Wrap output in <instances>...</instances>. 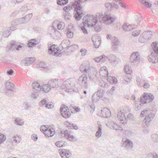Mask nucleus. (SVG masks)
Masks as SVG:
<instances>
[{"instance_id": "obj_61", "label": "nucleus", "mask_w": 158, "mask_h": 158, "mask_svg": "<svg viewBox=\"0 0 158 158\" xmlns=\"http://www.w3.org/2000/svg\"><path fill=\"white\" fill-rule=\"evenodd\" d=\"M23 107L24 109L26 110H28L31 107V106L28 103L25 102L23 104Z\"/></svg>"}, {"instance_id": "obj_56", "label": "nucleus", "mask_w": 158, "mask_h": 158, "mask_svg": "<svg viewBox=\"0 0 158 158\" xmlns=\"http://www.w3.org/2000/svg\"><path fill=\"white\" fill-rule=\"evenodd\" d=\"M126 118H127V121L128 120H133L135 119L133 115L131 114H129L127 115Z\"/></svg>"}, {"instance_id": "obj_51", "label": "nucleus", "mask_w": 158, "mask_h": 158, "mask_svg": "<svg viewBox=\"0 0 158 158\" xmlns=\"http://www.w3.org/2000/svg\"><path fill=\"white\" fill-rule=\"evenodd\" d=\"M65 144L63 142L58 141L55 143V145L58 147H61L65 146Z\"/></svg>"}, {"instance_id": "obj_25", "label": "nucleus", "mask_w": 158, "mask_h": 158, "mask_svg": "<svg viewBox=\"0 0 158 158\" xmlns=\"http://www.w3.org/2000/svg\"><path fill=\"white\" fill-rule=\"evenodd\" d=\"M65 125L68 128L70 129L77 130L78 129L77 126L76 124L66 121L65 122Z\"/></svg>"}, {"instance_id": "obj_20", "label": "nucleus", "mask_w": 158, "mask_h": 158, "mask_svg": "<svg viewBox=\"0 0 158 158\" xmlns=\"http://www.w3.org/2000/svg\"><path fill=\"white\" fill-rule=\"evenodd\" d=\"M102 117L104 118H108L111 115L110 110L106 108H104L101 110Z\"/></svg>"}, {"instance_id": "obj_3", "label": "nucleus", "mask_w": 158, "mask_h": 158, "mask_svg": "<svg viewBox=\"0 0 158 158\" xmlns=\"http://www.w3.org/2000/svg\"><path fill=\"white\" fill-rule=\"evenodd\" d=\"M142 117L145 116L143 123L145 124V128L148 127L150 125L151 121L154 118L155 114L149 109L147 108L142 111L141 113ZM145 126L144 125V126Z\"/></svg>"}, {"instance_id": "obj_4", "label": "nucleus", "mask_w": 158, "mask_h": 158, "mask_svg": "<svg viewBox=\"0 0 158 158\" xmlns=\"http://www.w3.org/2000/svg\"><path fill=\"white\" fill-rule=\"evenodd\" d=\"M48 53L49 54L53 55L54 56H60L61 52V50L58 48L57 45L55 44L51 45L48 44Z\"/></svg>"}, {"instance_id": "obj_14", "label": "nucleus", "mask_w": 158, "mask_h": 158, "mask_svg": "<svg viewBox=\"0 0 158 158\" xmlns=\"http://www.w3.org/2000/svg\"><path fill=\"white\" fill-rule=\"evenodd\" d=\"M58 78L52 79L48 82V84L52 89H56L58 87Z\"/></svg>"}, {"instance_id": "obj_15", "label": "nucleus", "mask_w": 158, "mask_h": 158, "mask_svg": "<svg viewBox=\"0 0 158 158\" xmlns=\"http://www.w3.org/2000/svg\"><path fill=\"white\" fill-rule=\"evenodd\" d=\"M32 16V14L27 15L23 18L18 19L19 24L25 23L29 21Z\"/></svg>"}, {"instance_id": "obj_33", "label": "nucleus", "mask_w": 158, "mask_h": 158, "mask_svg": "<svg viewBox=\"0 0 158 158\" xmlns=\"http://www.w3.org/2000/svg\"><path fill=\"white\" fill-rule=\"evenodd\" d=\"M10 34L9 28L6 27L2 31V35L5 37H8Z\"/></svg>"}, {"instance_id": "obj_41", "label": "nucleus", "mask_w": 158, "mask_h": 158, "mask_svg": "<svg viewBox=\"0 0 158 158\" xmlns=\"http://www.w3.org/2000/svg\"><path fill=\"white\" fill-rule=\"evenodd\" d=\"M151 138L154 143H156L158 142V135L157 134H153L151 135Z\"/></svg>"}, {"instance_id": "obj_35", "label": "nucleus", "mask_w": 158, "mask_h": 158, "mask_svg": "<svg viewBox=\"0 0 158 158\" xmlns=\"http://www.w3.org/2000/svg\"><path fill=\"white\" fill-rule=\"evenodd\" d=\"M37 41L36 40L31 39L30 40L27 44L28 46L29 47H31L36 45Z\"/></svg>"}, {"instance_id": "obj_22", "label": "nucleus", "mask_w": 158, "mask_h": 158, "mask_svg": "<svg viewBox=\"0 0 158 158\" xmlns=\"http://www.w3.org/2000/svg\"><path fill=\"white\" fill-rule=\"evenodd\" d=\"M45 130V135L48 137H52L55 134V131L54 129L52 128H49L47 130Z\"/></svg>"}, {"instance_id": "obj_48", "label": "nucleus", "mask_w": 158, "mask_h": 158, "mask_svg": "<svg viewBox=\"0 0 158 158\" xmlns=\"http://www.w3.org/2000/svg\"><path fill=\"white\" fill-rule=\"evenodd\" d=\"M95 93L97 94L98 96L100 98H102L104 95V91L102 89H100L98 90L96 92H95Z\"/></svg>"}, {"instance_id": "obj_7", "label": "nucleus", "mask_w": 158, "mask_h": 158, "mask_svg": "<svg viewBox=\"0 0 158 158\" xmlns=\"http://www.w3.org/2000/svg\"><path fill=\"white\" fill-rule=\"evenodd\" d=\"M103 22L106 24L110 25L113 23L115 20V18L112 16L110 14L105 13L103 18Z\"/></svg>"}, {"instance_id": "obj_12", "label": "nucleus", "mask_w": 158, "mask_h": 158, "mask_svg": "<svg viewBox=\"0 0 158 158\" xmlns=\"http://www.w3.org/2000/svg\"><path fill=\"white\" fill-rule=\"evenodd\" d=\"M121 144L122 147L127 148H132L133 146L132 141L125 138H123Z\"/></svg>"}, {"instance_id": "obj_18", "label": "nucleus", "mask_w": 158, "mask_h": 158, "mask_svg": "<svg viewBox=\"0 0 158 158\" xmlns=\"http://www.w3.org/2000/svg\"><path fill=\"white\" fill-rule=\"evenodd\" d=\"M35 60L34 57L27 58L22 60V62L25 66H29L33 63Z\"/></svg>"}, {"instance_id": "obj_26", "label": "nucleus", "mask_w": 158, "mask_h": 158, "mask_svg": "<svg viewBox=\"0 0 158 158\" xmlns=\"http://www.w3.org/2000/svg\"><path fill=\"white\" fill-rule=\"evenodd\" d=\"M70 41L68 40H64L61 42L60 46L63 49L67 48L68 49L70 47Z\"/></svg>"}, {"instance_id": "obj_50", "label": "nucleus", "mask_w": 158, "mask_h": 158, "mask_svg": "<svg viewBox=\"0 0 158 158\" xmlns=\"http://www.w3.org/2000/svg\"><path fill=\"white\" fill-rule=\"evenodd\" d=\"M17 43L16 42L12 41L10 44V49L13 50L15 49H16Z\"/></svg>"}, {"instance_id": "obj_43", "label": "nucleus", "mask_w": 158, "mask_h": 158, "mask_svg": "<svg viewBox=\"0 0 158 158\" xmlns=\"http://www.w3.org/2000/svg\"><path fill=\"white\" fill-rule=\"evenodd\" d=\"M92 101L93 103L96 102L100 98L95 93L92 95Z\"/></svg>"}, {"instance_id": "obj_8", "label": "nucleus", "mask_w": 158, "mask_h": 158, "mask_svg": "<svg viewBox=\"0 0 158 158\" xmlns=\"http://www.w3.org/2000/svg\"><path fill=\"white\" fill-rule=\"evenodd\" d=\"M60 154L62 158H71L72 154L69 150L62 149Z\"/></svg>"}, {"instance_id": "obj_13", "label": "nucleus", "mask_w": 158, "mask_h": 158, "mask_svg": "<svg viewBox=\"0 0 158 158\" xmlns=\"http://www.w3.org/2000/svg\"><path fill=\"white\" fill-rule=\"evenodd\" d=\"M80 70L81 72L88 73L89 71V65L87 62H83L80 67Z\"/></svg>"}, {"instance_id": "obj_44", "label": "nucleus", "mask_w": 158, "mask_h": 158, "mask_svg": "<svg viewBox=\"0 0 158 158\" xmlns=\"http://www.w3.org/2000/svg\"><path fill=\"white\" fill-rule=\"evenodd\" d=\"M12 140L15 143H19L21 140V138L17 135L13 136L12 137Z\"/></svg>"}, {"instance_id": "obj_40", "label": "nucleus", "mask_w": 158, "mask_h": 158, "mask_svg": "<svg viewBox=\"0 0 158 158\" xmlns=\"http://www.w3.org/2000/svg\"><path fill=\"white\" fill-rule=\"evenodd\" d=\"M143 35L146 38H148V40L150 39L152 36V32L150 31H144L143 33Z\"/></svg>"}, {"instance_id": "obj_31", "label": "nucleus", "mask_w": 158, "mask_h": 158, "mask_svg": "<svg viewBox=\"0 0 158 158\" xmlns=\"http://www.w3.org/2000/svg\"><path fill=\"white\" fill-rule=\"evenodd\" d=\"M153 49L154 52L155 53L158 55V43L156 42H154L152 43V45Z\"/></svg>"}, {"instance_id": "obj_45", "label": "nucleus", "mask_w": 158, "mask_h": 158, "mask_svg": "<svg viewBox=\"0 0 158 158\" xmlns=\"http://www.w3.org/2000/svg\"><path fill=\"white\" fill-rule=\"evenodd\" d=\"M148 40V38H146L144 36V35H143L142 33L141 35L139 38V41L140 42L143 43L146 42L147 40Z\"/></svg>"}, {"instance_id": "obj_29", "label": "nucleus", "mask_w": 158, "mask_h": 158, "mask_svg": "<svg viewBox=\"0 0 158 158\" xmlns=\"http://www.w3.org/2000/svg\"><path fill=\"white\" fill-rule=\"evenodd\" d=\"M107 59H108V57L103 55L94 59V60L97 62H101L103 63L107 60Z\"/></svg>"}, {"instance_id": "obj_55", "label": "nucleus", "mask_w": 158, "mask_h": 158, "mask_svg": "<svg viewBox=\"0 0 158 158\" xmlns=\"http://www.w3.org/2000/svg\"><path fill=\"white\" fill-rule=\"evenodd\" d=\"M70 85L69 83H68L66 81L63 82L62 85V87L63 89L66 88L68 89L70 88L69 86Z\"/></svg>"}, {"instance_id": "obj_30", "label": "nucleus", "mask_w": 158, "mask_h": 158, "mask_svg": "<svg viewBox=\"0 0 158 158\" xmlns=\"http://www.w3.org/2000/svg\"><path fill=\"white\" fill-rule=\"evenodd\" d=\"M135 81L137 85L140 87H141L145 82L144 80L139 77H136Z\"/></svg>"}, {"instance_id": "obj_46", "label": "nucleus", "mask_w": 158, "mask_h": 158, "mask_svg": "<svg viewBox=\"0 0 158 158\" xmlns=\"http://www.w3.org/2000/svg\"><path fill=\"white\" fill-rule=\"evenodd\" d=\"M68 2V0H57V4L62 6L66 4Z\"/></svg>"}, {"instance_id": "obj_36", "label": "nucleus", "mask_w": 158, "mask_h": 158, "mask_svg": "<svg viewBox=\"0 0 158 158\" xmlns=\"http://www.w3.org/2000/svg\"><path fill=\"white\" fill-rule=\"evenodd\" d=\"M107 80L110 83H114L116 84L117 83V80L116 78L114 77L108 76L107 78Z\"/></svg>"}, {"instance_id": "obj_39", "label": "nucleus", "mask_w": 158, "mask_h": 158, "mask_svg": "<svg viewBox=\"0 0 158 158\" xmlns=\"http://www.w3.org/2000/svg\"><path fill=\"white\" fill-rule=\"evenodd\" d=\"M94 26L95 31L97 32H99L101 29V24H100L99 23H95V24L93 23ZM100 24H101L100 23Z\"/></svg>"}, {"instance_id": "obj_1", "label": "nucleus", "mask_w": 158, "mask_h": 158, "mask_svg": "<svg viewBox=\"0 0 158 158\" xmlns=\"http://www.w3.org/2000/svg\"><path fill=\"white\" fill-rule=\"evenodd\" d=\"M104 16V15L101 12L97 13L95 17L92 15H88L83 18V23L85 26L93 27L94 26L93 23L95 24V23H100V24L103 23Z\"/></svg>"}, {"instance_id": "obj_11", "label": "nucleus", "mask_w": 158, "mask_h": 158, "mask_svg": "<svg viewBox=\"0 0 158 158\" xmlns=\"http://www.w3.org/2000/svg\"><path fill=\"white\" fill-rule=\"evenodd\" d=\"M117 118L118 120L121 121L120 123L123 125L127 124V118L124 113L121 111L118 112L117 114Z\"/></svg>"}, {"instance_id": "obj_38", "label": "nucleus", "mask_w": 158, "mask_h": 158, "mask_svg": "<svg viewBox=\"0 0 158 158\" xmlns=\"http://www.w3.org/2000/svg\"><path fill=\"white\" fill-rule=\"evenodd\" d=\"M89 77L91 81H95L97 80V77L96 74L90 73L89 74Z\"/></svg>"}, {"instance_id": "obj_52", "label": "nucleus", "mask_w": 158, "mask_h": 158, "mask_svg": "<svg viewBox=\"0 0 158 158\" xmlns=\"http://www.w3.org/2000/svg\"><path fill=\"white\" fill-rule=\"evenodd\" d=\"M68 107L67 106H65V105L62 106L60 108V111L61 114L64 113L65 112H67Z\"/></svg>"}, {"instance_id": "obj_62", "label": "nucleus", "mask_w": 158, "mask_h": 158, "mask_svg": "<svg viewBox=\"0 0 158 158\" xmlns=\"http://www.w3.org/2000/svg\"><path fill=\"white\" fill-rule=\"evenodd\" d=\"M48 127H46L45 125H43L41 126L40 127V130L41 132H42L44 134L45 133V130H47L48 129Z\"/></svg>"}, {"instance_id": "obj_16", "label": "nucleus", "mask_w": 158, "mask_h": 158, "mask_svg": "<svg viewBox=\"0 0 158 158\" xmlns=\"http://www.w3.org/2000/svg\"><path fill=\"white\" fill-rule=\"evenodd\" d=\"M64 135L65 137H66L71 141L74 142L77 140L76 138L72 135H71L70 131L68 130H65L64 131Z\"/></svg>"}, {"instance_id": "obj_37", "label": "nucleus", "mask_w": 158, "mask_h": 158, "mask_svg": "<svg viewBox=\"0 0 158 158\" xmlns=\"http://www.w3.org/2000/svg\"><path fill=\"white\" fill-rule=\"evenodd\" d=\"M51 89V87L48 84L44 85L42 86V90L45 93L48 92Z\"/></svg>"}, {"instance_id": "obj_23", "label": "nucleus", "mask_w": 158, "mask_h": 158, "mask_svg": "<svg viewBox=\"0 0 158 158\" xmlns=\"http://www.w3.org/2000/svg\"><path fill=\"white\" fill-rule=\"evenodd\" d=\"M112 40L113 41L112 47L114 51L117 49V47L119 45V41L117 38L115 37H112Z\"/></svg>"}, {"instance_id": "obj_21", "label": "nucleus", "mask_w": 158, "mask_h": 158, "mask_svg": "<svg viewBox=\"0 0 158 158\" xmlns=\"http://www.w3.org/2000/svg\"><path fill=\"white\" fill-rule=\"evenodd\" d=\"M32 87L33 92H40L41 90V87L40 84L37 82L35 81L32 83Z\"/></svg>"}, {"instance_id": "obj_9", "label": "nucleus", "mask_w": 158, "mask_h": 158, "mask_svg": "<svg viewBox=\"0 0 158 158\" xmlns=\"http://www.w3.org/2000/svg\"><path fill=\"white\" fill-rule=\"evenodd\" d=\"M140 55L138 52H134L130 56V59L131 63H136L140 60Z\"/></svg>"}, {"instance_id": "obj_27", "label": "nucleus", "mask_w": 158, "mask_h": 158, "mask_svg": "<svg viewBox=\"0 0 158 158\" xmlns=\"http://www.w3.org/2000/svg\"><path fill=\"white\" fill-rule=\"evenodd\" d=\"M108 59L110 62L112 63H118L119 61V59L117 58L116 56L114 55H110L109 57H108Z\"/></svg>"}, {"instance_id": "obj_64", "label": "nucleus", "mask_w": 158, "mask_h": 158, "mask_svg": "<svg viewBox=\"0 0 158 158\" xmlns=\"http://www.w3.org/2000/svg\"><path fill=\"white\" fill-rule=\"evenodd\" d=\"M39 92H34L32 94L31 97L32 98L34 99H36L38 96V93Z\"/></svg>"}, {"instance_id": "obj_42", "label": "nucleus", "mask_w": 158, "mask_h": 158, "mask_svg": "<svg viewBox=\"0 0 158 158\" xmlns=\"http://www.w3.org/2000/svg\"><path fill=\"white\" fill-rule=\"evenodd\" d=\"M39 66L41 68L42 70L47 71L49 70V68L45 66V63L44 62H41L39 64Z\"/></svg>"}, {"instance_id": "obj_19", "label": "nucleus", "mask_w": 158, "mask_h": 158, "mask_svg": "<svg viewBox=\"0 0 158 158\" xmlns=\"http://www.w3.org/2000/svg\"><path fill=\"white\" fill-rule=\"evenodd\" d=\"M108 127L113 129L116 130L122 131L123 129L120 126L117 125L113 122H110L108 123Z\"/></svg>"}, {"instance_id": "obj_60", "label": "nucleus", "mask_w": 158, "mask_h": 158, "mask_svg": "<svg viewBox=\"0 0 158 158\" xmlns=\"http://www.w3.org/2000/svg\"><path fill=\"white\" fill-rule=\"evenodd\" d=\"M141 102H140L139 103H135V106H134V107L136 110H138L140 109L141 107V103H140Z\"/></svg>"}, {"instance_id": "obj_32", "label": "nucleus", "mask_w": 158, "mask_h": 158, "mask_svg": "<svg viewBox=\"0 0 158 158\" xmlns=\"http://www.w3.org/2000/svg\"><path fill=\"white\" fill-rule=\"evenodd\" d=\"M124 71L127 74H131L132 73L131 68L128 64H126L124 67Z\"/></svg>"}, {"instance_id": "obj_47", "label": "nucleus", "mask_w": 158, "mask_h": 158, "mask_svg": "<svg viewBox=\"0 0 158 158\" xmlns=\"http://www.w3.org/2000/svg\"><path fill=\"white\" fill-rule=\"evenodd\" d=\"M15 123L19 126H22L24 124L23 122L19 118H16L15 120Z\"/></svg>"}, {"instance_id": "obj_59", "label": "nucleus", "mask_w": 158, "mask_h": 158, "mask_svg": "<svg viewBox=\"0 0 158 158\" xmlns=\"http://www.w3.org/2000/svg\"><path fill=\"white\" fill-rule=\"evenodd\" d=\"M6 139V136L0 133V143H2Z\"/></svg>"}, {"instance_id": "obj_57", "label": "nucleus", "mask_w": 158, "mask_h": 158, "mask_svg": "<svg viewBox=\"0 0 158 158\" xmlns=\"http://www.w3.org/2000/svg\"><path fill=\"white\" fill-rule=\"evenodd\" d=\"M47 102L45 99H42L39 103V105L41 107H43L47 104Z\"/></svg>"}, {"instance_id": "obj_49", "label": "nucleus", "mask_w": 158, "mask_h": 158, "mask_svg": "<svg viewBox=\"0 0 158 158\" xmlns=\"http://www.w3.org/2000/svg\"><path fill=\"white\" fill-rule=\"evenodd\" d=\"M65 23L62 22H59L57 24V28L59 30L63 29L65 27Z\"/></svg>"}, {"instance_id": "obj_58", "label": "nucleus", "mask_w": 158, "mask_h": 158, "mask_svg": "<svg viewBox=\"0 0 158 158\" xmlns=\"http://www.w3.org/2000/svg\"><path fill=\"white\" fill-rule=\"evenodd\" d=\"M140 32V30H134L132 32V35L134 36H137L139 34Z\"/></svg>"}, {"instance_id": "obj_28", "label": "nucleus", "mask_w": 158, "mask_h": 158, "mask_svg": "<svg viewBox=\"0 0 158 158\" xmlns=\"http://www.w3.org/2000/svg\"><path fill=\"white\" fill-rule=\"evenodd\" d=\"M135 28V25H127L126 23L123 24V29L125 31H130Z\"/></svg>"}, {"instance_id": "obj_53", "label": "nucleus", "mask_w": 158, "mask_h": 158, "mask_svg": "<svg viewBox=\"0 0 158 158\" xmlns=\"http://www.w3.org/2000/svg\"><path fill=\"white\" fill-rule=\"evenodd\" d=\"M99 85L102 88H106L108 86L107 83L103 81H100L99 83Z\"/></svg>"}, {"instance_id": "obj_34", "label": "nucleus", "mask_w": 158, "mask_h": 158, "mask_svg": "<svg viewBox=\"0 0 158 158\" xmlns=\"http://www.w3.org/2000/svg\"><path fill=\"white\" fill-rule=\"evenodd\" d=\"M139 0L141 4L148 8H150L152 6V4L149 3L147 0Z\"/></svg>"}, {"instance_id": "obj_54", "label": "nucleus", "mask_w": 158, "mask_h": 158, "mask_svg": "<svg viewBox=\"0 0 158 158\" xmlns=\"http://www.w3.org/2000/svg\"><path fill=\"white\" fill-rule=\"evenodd\" d=\"M71 114L69 111L65 112L64 113L61 114V115L64 118H68L70 116Z\"/></svg>"}, {"instance_id": "obj_6", "label": "nucleus", "mask_w": 158, "mask_h": 158, "mask_svg": "<svg viewBox=\"0 0 158 158\" xmlns=\"http://www.w3.org/2000/svg\"><path fill=\"white\" fill-rule=\"evenodd\" d=\"M88 76L86 74H84L81 76L79 78L78 83L81 86L84 87L85 89L89 87L88 82Z\"/></svg>"}, {"instance_id": "obj_10", "label": "nucleus", "mask_w": 158, "mask_h": 158, "mask_svg": "<svg viewBox=\"0 0 158 158\" xmlns=\"http://www.w3.org/2000/svg\"><path fill=\"white\" fill-rule=\"evenodd\" d=\"M5 86L7 89L5 91L6 95H8V92L9 91L13 92L14 91L15 85L12 82L10 81L6 82L5 84Z\"/></svg>"}, {"instance_id": "obj_5", "label": "nucleus", "mask_w": 158, "mask_h": 158, "mask_svg": "<svg viewBox=\"0 0 158 158\" xmlns=\"http://www.w3.org/2000/svg\"><path fill=\"white\" fill-rule=\"evenodd\" d=\"M154 97L152 94L144 93L140 98V101L142 104L149 103L152 101Z\"/></svg>"}, {"instance_id": "obj_2", "label": "nucleus", "mask_w": 158, "mask_h": 158, "mask_svg": "<svg viewBox=\"0 0 158 158\" xmlns=\"http://www.w3.org/2000/svg\"><path fill=\"white\" fill-rule=\"evenodd\" d=\"M87 0H76L72 3V8H75L76 12L75 15V19L77 21L80 20L84 15L82 10L80 4L85 2Z\"/></svg>"}, {"instance_id": "obj_63", "label": "nucleus", "mask_w": 158, "mask_h": 158, "mask_svg": "<svg viewBox=\"0 0 158 158\" xmlns=\"http://www.w3.org/2000/svg\"><path fill=\"white\" fill-rule=\"evenodd\" d=\"M65 19L69 20L71 17V15L69 13H66L64 15Z\"/></svg>"}, {"instance_id": "obj_24", "label": "nucleus", "mask_w": 158, "mask_h": 158, "mask_svg": "<svg viewBox=\"0 0 158 158\" xmlns=\"http://www.w3.org/2000/svg\"><path fill=\"white\" fill-rule=\"evenodd\" d=\"M108 72L106 67H103L100 68L99 70V74L102 77H106L108 75Z\"/></svg>"}, {"instance_id": "obj_17", "label": "nucleus", "mask_w": 158, "mask_h": 158, "mask_svg": "<svg viewBox=\"0 0 158 158\" xmlns=\"http://www.w3.org/2000/svg\"><path fill=\"white\" fill-rule=\"evenodd\" d=\"M158 54L152 52L151 55L149 56L148 60L153 63H156L158 62Z\"/></svg>"}]
</instances>
